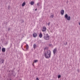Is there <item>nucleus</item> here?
<instances>
[{
	"label": "nucleus",
	"mask_w": 80,
	"mask_h": 80,
	"mask_svg": "<svg viewBox=\"0 0 80 80\" xmlns=\"http://www.w3.org/2000/svg\"><path fill=\"white\" fill-rule=\"evenodd\" d=\"M51 51L50 50H48L47 52H44V55L46 58H49L51 57Z\"/></svg>",
	"instance_id": "1"
},
{
	"label": "nucleus",
	"mask_w": 80,
	"mask_h": 80,
	"mask_svg": "<svg viewBox=\"0 0 80 80\" xmlns=\"http://www.w3.org/2000/svg\"><path fill=\"white\" fill-rule=\"evenodd\" d=\"M65 17L66 19H67V20H68L69 21H70V19H71V18L70 17V16H68L67 14H65Z\"/></svg>",
	"instance_id": "2"
},
{
	"label": "nucleus",
	"mask_w": 80,
	"mask_h": 80,
	"mask_svg": "<svg viewBox=\"0 0 80 80\" xmlns=\"http://www.w3.org/2000/svg\"><path fill=\"white\" fill-rule=\"evenodd\" d=\"M49 36L48 35V34H47L46 35V36L44 37V39H45L47 40H49Z\"/></svg>",
	"instance_id": "3"
},
{
	"label": "nucleus",
	"mask_w": 80,
	"mask_h": 80,
	"mask_svg": "<svg viewBox=\"0 0 80 80\" xmlns=\"http://www.w3.org/2000/svg\"><path fill=\"white\" fill-rule=\"evenodd\" d=\"M46 29H47V28L45 27H43L42 29V32H45L46 31Z\"/></svg>",
	"instance_id": "4"
},
{
	"label": "nucleus",
	"mask_w": 80,
	"mask_h": 80,
	"mask_svg": "<svg viewBox=\"0 0 80 80\" xmlns=\"http://www.w3.org/2000/svg\"><path fill=\"white\" fill-rule=\"evenodd\" d=\"M32 36L33 37H37V33L34 32L32 34Z\"/></svg>",
	"instance_id": "5"
},
{
	"label": "nucleus",
	"mask_w": 80,
	"mask_h": 80,
	"mask_svg": "<svg viewBox=\"0 0 80 80\" xmlns=\"http://www.w3.org/2000/svg\"><path fill=\"white\" fill-rule=\"evenodd\" d=\"M61 13L62 15H64V10H62L61 11Z\"/></svg>",
	"instance_id": "6"
},
{
	"label": "nucleus",
	"mask_w": 80,
	"mask_h": 80,
	"mask_svg": "<svg viewBox=\"0 0 80 80\" xmlns=\"http://www.w3.org/2000/svg\"><path fill=\"white\" fill-rule=\"evenodd\" d=\"M39 38H42L43 36V35H42V32H40V34H39Z\"/></svg>",
	"instance_id": "7"
},
{
	"label": "nucleus",
	"mask_w": 80,
	"mask_h": 80,
	"mask_svg": "<svg viewBox=\"0 0 80 80\" xmlns=\"http://www.w3.org/2000/svg\"><path fill=\"white\" fill-rule=\"evenodd\" d=\"M4 62V60H3L2 59H0V63H2Z\"/></svg>",
	"instance_id": "8"
},
{
	"label": "nucleus",
	"mask_w": 80,
	"mask_h": 80,
	"mask_svg": "<svg viewBox=\"0 0 80 80\" xmlns=\"http://www.w3.org/2000/svg\"><path fill=\"white\" fill-rule=\"evenodd\" d=\"M57 52V48H55L53 50V52L54 54H55Z\"/></svg>",
	"instance_id": "9"
},
{
	"label": "nucleus",
	"mask_w": 80,
	"mask_h": 80,
	"mask_svg": "<svg viewBox=\"0 0 80 80\" xmlns=\"http://www.w3.org/2000/svg\"><path fill=\"white\" fill-rule=\"evenodd\" d=\"M28 48H29L28 45V44H26V50H28Z\"/></svg>",
	"instance_id": "10"
},
{
	"label": "nucleus",
	"mask_w": 80,
	"mask_h": 80,
	"mask_svg": "<svg viewBox=\"0 0 80 80\" xmlns=\"http://www.w3.org/2000/svg\"><path fill=\"white\" fill-rule=\"evenodd\" d=\"M2 52H5V50H6L5 48H2Z\"/></svg>",
	"instance_id": "11"
},
{
	"label": "nucleus",
	"mask_w": 80,
	"mask_h": 80,
	"mask_svg": "<svg viewBox=\"0 0 80 80\" xmlns=\"http://www.w3.org/2000/svg\"><path fill=\"white\" fill-rule=\"evenodd\" d=\"M53 17H54V14H53L52 13H51L50 16L51 18H53Z\"/></svg>",
	"instance_id": "12"
},
{
	"label": "nucleus",
	"mask_w": 80,
	"mask_h": 80,
	"mask_svg": "<svg viewBox=\"0 0 80 80\" xmlns=\"http://www.w3.org/2000/svg\"><path fill=\"white\" fill-rule=\"evenodd\" d=\"M25 5H26L25 2H24L22 4V7H24Z\"/></svg>",
	"instance_id": "13"
},
{
	"label": "nucleus",
	"mask_w": 80,
	"mask_h": 80,
	"mask_svg": "<svg viewBox=\"0 0 80 80\" xmlns=\"http://www.w3.org/2000/svg\"><path fill=\"white\" fill-rule=\"evenodd\" d=\"M33 4H34V2L33 1H31L30 2V4L31 5H33Z\"/></svg>",
	"instance_id": "14"
},
{
	"label": "nucleus",
	"mask_w": 80,
	"mask_h": 80,
	"mask_svg": "<svg viewBox=\"0 0 80 80\" xmlns=\"http://www.w3.org/2000/svg\"><path fill=\"white\" fill-rule=\"evenodd\" d=\"M37 47V46L36 45V44H34L33 45V47L34 49H35V48H36V47Z\"/></svg>",
	"instance_id": "15"
},
{
	"label": "nucleus",
	"mask_w": 80,
	"mask_h": 80,
	"mask_svg": "<svg viewBox=\"0 0 80 80\" xmlns=\"http://www.w3.org/2000/svg\"><path fill=\"white\" fill-rule=\"evenodd\" d=\"M38 61V60H34V62H33L34 63H36Z\"/></svg>",
	"instance_id": "16"
},
{
	"label": "nucleus",
	"mask_w": 80,
	"mask_h": 80,
	"mask_svg": "<svg viewBox=\"0 0 80 80\" xmlns=\"http://www.w3.org/2000/svg\"><path fill=\"white\" fill-rule=\"evenodd\" d=\"M60 77H61V76H60V75H59L58 76V78H60Z\"/></svg>",
	"instance_id": "17"
},
{
	"label": "nucleus",
	"mask_w": 80,
	"mask_h": 80,
	"mask_svg": "<svg viewBox=\"0 0 80 80\" xmlns=\"http://www.w3.org/2000/svg\"><path fill=\"white\" fill-rule=\"evenodd\" d=\"M67 42H66V43L64 44V45H67Z\"/></svg>",
	"instance_id": "18"
},
{
	"label": "nucleus",
	"mask_w": 80,
	"mask_h": 80,
	"mask_svg": "<svg viewBox=\"0 0 80 80\" xmlns=\"http://www.w3.org/2000/svg\"><path fill=\"white\" fill-rule=\"evenodd\" d=\"M36 80H39V79H38V78H37Z\"/></svg>",
	"instance_id": "19"
},
{
	"label": "nucleus",
	"mask_w": 80,
	"mask_h": 80,
	"mask_svg": "<svg viewBox=\"0 0 80 80\" xmlns=\"http://www.w3.org/2000/svg\"><path fill=\"white\" fill-rule=\"evenodd\" d=\"M2 49V48L0 46V52H1V50Z\"/></svg>",
	"instance_id": "20"
},
{
	"label": "nucleus",
	"mask_w": 80,
	"mask_h": 80,
	"mask_svg": "<svg viewBox=\"0 0 80 80\" xmlns=\"http://www.w3.org/2000/svg\"><path fill=\"white\" fill-rule=\"evenodd\" d=\"M39 5H40V3H37V5L38 6Z\"/></svg>",
	"instance_id": "21"
},
{
	"label": "nucleus",
	"mask_w": 80,
	"mask_h": 80,
	"mask_svg": "<svg viewBox=\"0 0 80 80\" xmlns=\"http://www.w3.org/2000/svg\"><path fill=\"white\" fill-rule=\"evenodd\" d=\"M10 6H8V9H10Z\"/></svg>",
	"instance_id": "22"
},
{
	"label": "nucleus",
	"mask_w": 80,
	"mask_h": 80,
	"mask_svg": "<svg viewBox=\"0 0 80 80\" xmlns=\"http://www.w3.org/2000/svg\"><path fill=\"white\" fill-rule=\"evenodd\" d=\"M50 22L48 23V25H50Z\"/></svg>",
	"instance_id": "23"
},
{
	"label": "nucleus",
	"mask_w": 80,
	"mask_h": 80,
	"mask_svg": "<svg viewBox=\"0 0 80 80\" xmlns=\"http://www.w3.org/2000/svg\"><path fill=\"white\" fill-rule=\"evenodd\" d=\"M10 28H9L8 29V31H10Z\"/></svg>",
	"instance_id": "24"
},
{
	"label": "nucleus",
	"mask_w": 80,
	"mask_h": 80,
	"mask_svg": "<svg viewBox=\"0 0 80 80\" xmlns=\"http://www.w3.org/2000/svg\"><path fill=\"white\" fill-rule=\"evenodd\" d=\"M79 25H80V22H79Z\"/></svg>",
	"instance_id": "25"
},
{
	"label": "nucleus",
	"mask_w": 80,
	"mask_h": 80,
	"mask_svg": "<svg viewBox=\"0 0 80 80\" xmlns=\"http://www.w3.org/2000/svg\"><path fill=\"white\" fill-rule=\"evenodd\" d=\"M33 63H34V62H33L32 65H33Z\"/></svg>",
	"instance_id": "26"
},
{
	"label": "nucleus",
	"mask_w": 80,
	"mask_h": 80,
	"mask_svg": "<svg viewBox=\"0 0 80 80\" xmlns=\"http://www.w3.org/2000/svg\"><path fill=\"white\" fill-rule=\"evenodd\" d=\"M37 10V9H36L35 10L36 11Z\"/></svg>",
	"instance_id": "27"
}]
</instances>
